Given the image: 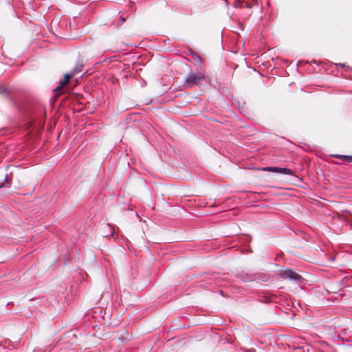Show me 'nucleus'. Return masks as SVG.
<instances>
[{"instance_id":"obj_1","label":"nucleus","mask_w":352,"mask_h":352,"mask_svg":"<svg viewBox=\"0 0 352 352\" xmlns=\"http://www.w3.org/2000/svg\"><path fill=\"white\" fill-rule=\"evenodd\" d=\"M204 79V75L201 74L190 73L186 78V85L188 87H193L198 85Z\"/></svg>"},{"instance_id":"obj_2","label":"nucleus","mask_w":352,"mask_h":352,"mask_svg":"<svg viewBox=\"0 0 352 352\" xmlns=\"http://www.w3.org/2000/svg\"><path fill=\"white\" fill-rule=\"evenodd\" d=\"M279 276L283 278L289 280H300L302 279L300 275L290 269H285L279 272Z\"/></svg>"},{"instance_id":"obj_3","label":"nucleus","mask_w":352,"mask_h":352,"mask_svg":"<svg viewBox=\"0 0 352 352\" xmlns=\"http://www.w3.org/2000/svg\"><path fill=\"white\" fill-rule=\"evenodd\" d=\"M74 76V73H68V74H65L64 75V78L63 80H60V84H59V86H58L55 89H54V91H55V97L56 98H58L59 97L61 94H62V89L63 87H64L65 86H66L69 80H71V78Z\"/></svg>"},{"instance_id":"obj_4","label":"nucleus","mask_w":352,"mask_h":352,"mask_svg":"<svg viewBox=\"0 0 352 352\" xmlns=\"http://www.w3.org/2000/svg\"><path fill=\"white\" fill-rule=\"evenodd\" d=\"M262 170L265 171H271L276 173H281L285 175H294V172L292 170L286 168L268 166L262 168Z\"/></svg>"},{"instance_id":"obj_5","label":"nucleus","mask_w":352,"mask_h":352,"mask_svg":"<svg viewBox=\"0 0 352 352\" xmlns=\"http://www.w3.org/2000/svg\"><path fill=\"white\" fill-rule=\"evenodd\" d=\"M191 57L195 64L199 67H201V65H203V59L199 54L192 52L191 54Z\"/></svg>"},{"instance_id":"obj_6","label":"nucleus","mask_w":352,"mask_h":352,"mask_svg":"<svg viewBox=\"0 0 352 352\" xmlns=\"http://www.w3.org/2000/svg\"><path fill=\"white\" fill-rule=\"evenodd\" d=\"M335 157H337L338 159L345 160L348 162H352V156L350 155H336Z\"/></svg>"},{"instance_id":"obj_7","label":"nucleus","mask_w":352,"mask_h":352,"mask_svg":"<svg viewBox=\"0 0 352 352\" xmlns=\"http://www.w3.org/2000/svg\"><path fill=\"white\" fill-rule=\"evenodd\" d=\"M82 65L76 67L71 73H74V76L81 72Z\"/></svg>"},{"instance_id":"obj_8","label":"nucleus","mask_w":352,"mask_h":352,"mask_svg":"<svg viewBox=\"0 0 352 352\" xmlns=\"http://www.w3.org/2000/svg\"><path fill=\"white\" fill-rule=\"evenodd\" d=\"M241 7L250 8L251 6L248 2L243 1H241Z\"/></svg>"},{"instance_id":"obj_9","label":"nucleus","mask_w":352,"mask_h":352,"mask_svg":"<svg viewBox=\"0 0 352 352\" xmlns=\"http://www.w3.org/2000/svg\"><path fill=\"white\" fill-rule=\"evenodd\" d=\"M8 184V182L7 178H5V180L3 183L0 184V188L6 186Z\"/></svg>"},{"instance_id":"obj_10","label":"nucleus","mask_w":352,"mask_h":352,"mask_svg":"<svg viewBox=\"0 0 352 352\" xmlns=\"http://www.w3.org/2000/svg\"><path fill=\"white\" fill-rule=\"evenodd\" d=\"M234 7H241V1H240L239 0L235 1L234 2Z\"/></svg>"},{"instance_id":"obj_11","label":"nucleus","mask_w":352,"mask_h":352,"mask_svg":"<svg viewBox=\"0 0 352 352\" xmlns=\"http://www.w3.org/2000/svg\"><path fill=\"white\" fill-rule=\"evenodd\" d=\"M120 21L122 23H124L126 21V19L124 16H120Z\"/></svg>"}]
</instances>
